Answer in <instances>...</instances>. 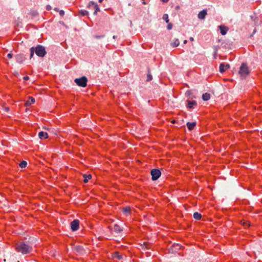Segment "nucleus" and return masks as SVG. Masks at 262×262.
<instances>
[{
    "label": "nucleus",
    "mask_w": 262,
    "mask_h": 262,
    "mask_svg": "<svg viewBox=\"0 0 262 262\" xmlns=\"http://www.w3.org/2000/svg\"><path fill=\"white\" fill-rule=\"evenodd\" d=\"M103 36H104L103 35H101V36L95 35V36H94V37L95 38L99 39V38H100L101 37H103Z\"/></svg>",
    "instance_id": "473e14b6"
},
{
    "label": "nucleus",
    "mask_w": 262,
    "mask_h": 262,
    "mask_svg": "<svg viewBox=\"0 0 262 262\" xmlns=\"http://www.w3.org/2000/svg\"><path fill=\"white\" fill-rule=\"evenodd\" d=\"M192 94V93L191 92V91L190 90H188L186 91V92L185 93V95L187 96V97H190Z\"/></svg>",
    "instance_id": "c756f323"
},
{
    "label": "nucleus",
    "mask_w": 262,
    "mask_h": 262,
    "mask_svg": "<svg viewBox=\"0 0 262 262\" xmlns=\"http://www.w3.org/2000/svg\"><path fill=\"white\" fill-rule=\"evenodd\" d=\"M47 9L48 10H51V7L50 6H49V5H48L47 6Z\"/></svg>",
    "instance_id": "e433bc0d"
},
{
    "label": "nucleus",
    "mask_w": 262,
    "mask_h": 262,
    "mask_svg": "<svg viewBox=\"0 0 262 262\" xmlns=\"http://www.w3.org/2000/svg\"><path fill=\"white\" fill-rule=\"evenodd\" d=\"M15 249L18 252L26 254L31 251L32 247L28 244L21 242L16 244Z\"/></svg>",
    "instance_id": "f03ea898"
},
{
    "label": "nucleus",
    "mask_w": 262,
    "mask_h": 262,
    "mask_svg": "<svg viewBox=\"0 0 262 262\" xmlns=\"http://www.w3.org/2000/svg\"><path fill=\"white\" fill-rule=\"evenodd\" d=\"M64 14V12L63 10H60L59 11V14L61 15V16H63Z\"/></svg>",
    "instance_id": "72a5a7b5"
},
{
    "label": "nucleus",
    "mask_w": 262,
    "mask_h": 262,
    "mask_svg": "<svg viewBox=\"0 0 262 262\" xmlns=\"http://www.w3.org/2000/svg\"><path fill=\"white\" fill-rule=\"evenodd\" d=\"M38 137L40 139H47L48 138V134L46 132H40L38 133Z\"/></svg>",
    "instance_id": "4468645a"
},
{
    "label": "nucleus",
    "mask_w": 262,
    "mask_h": 262,
    "mask_svg": "<svg viewBox=\"0 0 262 262\" xmlns=\"http://www.w3.org/2000/svg\"><path fill=\"white\" fill-rule=\"evenodd\" d=\"M187 40H186V39H185V40H184L183 41V43H184V44H186V43H187Z\"/></svg>",
    "instance_id": "a19ab883"
},
{
    "label": "nucleus",
    "mask_w": 262,
    "mask_h": 262,
    "mask_svg": "<svg viewBox=\"0 0 262 262\" xmlns=\"http://www.w3.org/2000/svg\"><path fill=\"white\" fill-rule=\"evenodd\" d=\"M180 44V41L178 39H175L173 41L170 43V45L172 47H178Z\"/></svg>",
    "instance_id": "412c9836"
},
{
    "label": "nucleus",
    "mask_w": 262,
    "mask_h": 262,
    "mask_svg": "<svg viewBox=\"0 0 262 262\" xmlns=\"http://www.w3.org/2000/svg\"><path fill=\"white\" fill-rule=\"evenodd\" d=\"M15 59L18 63H22L26 60V57L24 54H19L16 55Z\"/></svg>",
    "instance_id": "1a4fd4ad"
},
{
    "label": "nucleus",
    "mask_w": 262,
    "mask_h": 262,
    "mask_svg": "<svg viewBox=\"0 0 262 262\" xmlns=\"http://www.w3.org/2000/svg\"><path fill=\"white\" fill-rule=\"evenodd\" d=\"M79 226V222L78 220H74L71 223V229L73 231H77Z\"/></svg>",
    "instance_id": "423d86ee"
},
{
    "label": "nucleus",
    "mask_w": 262,
    "mask_h": 262,
    "mask_svg": "<svg viewBox=\"0 0 262 262\" xmlns=\"http://www.w3.org/2000/svg\"><path fill=\"white\" fill-rule=\"evenodd\" d=\"M4 262H6V259H4Z\"/></svg>",
    "instance_id": "3c124183"
},
{
    "label": "nucleus",
    "mask_w": 262,
    "mask_h": 262,
    "mask_svg": "<svg viewBox=\"0 0 262 262\" xmlns=\"http://www.w3.org/2000/svg\"><path fill=\"white\" fill-rule=\"evenodd\" d=\"M207 15V11L206 10H203L199 12L198 14V18L200 19H204Z\"/></svg>",
    "instance_id": "ddd939ff"
},
{
    "label": "nucleus",
    "mask_w": 262,
    "mask_h": 262,
    "mask_svg": "<svg viewBox=\"0 0 262 262\" xmlns=\"http://www.w3.org/2000/svg\"><path fill=\"white\" fill-rule=\"evenodd\" d=\"M241 224L245 227H246V226L249 227L251 226L250 223L249 221H245V220L242 221Z\"/></svg>",
    "instance_id": "393cba45"
},
{
    "label": "nucleus",
    "mask_w": 262,
    "mask_h": 262,
    "mask_svg": "<svg viewBox=\"0 0 262 262\" xmlns=\"http://www.w3.org/2000/svg\"><path fill=\"white\" fill-rule=\"evenodd\" d=\"M187 102H188V105H187V107L189 108H192L193 107V106L194 105H196V102L195 101H189V100H188L187 101Z\"/></svg>",
    "instance_id": "6ab92c4d"
},
{
    "label": "nucleus",
    "mask_w": 262,
    "mask_h": 262,
    "mask_svg": "<svg viewBox=\"0 0 262 262\" xmlns=\"http://www.w3.org/2000/svg\"><path fill=\"white\" fill-rule=\"evenodd\" d=\"M143 5H146V2H145V1H144V2H143Z\"/></svg>",
    "instance_id": "79ce46f5"
},
{
    "label": "nucleus",
    "mask_w": 262,
    "mask_h": 262,
    "mask_svg": "<svg viewBox=\"0 0 262 262\" xmlns=\"http://www.w3.org/2000/svg\"><path fill=\"white\" fill-rule=\"evenodd\" d=\"M181 247V246L179 244L174 243L169 248V252L171 253H174L180 249Z\"/></svg>",
    "instance_id": "0eeeda50"
},
{
    "label": "nucleus",
    "mask_w": 262,
    "mask_h": 262,
    "mask_svg": "<svg viewBox=\"0 0 262 262\" xmlns=\"http://www.w3.org/2000/svg\"><path fill=\"white\" fill-rule=\"evenodd\" d=\"M219 27L221 30V33L222 35H225L227 33V31L228 30V28L223 26H220Z\"/></svg>",
    "instance_id": "2eb2a0df"
},
{
    "label": "nucleus",
    "mask_w": 262,
    "mask_h": 262,
    "mask_svg": "<svg viewBox=\"0 0 262 262\" xmlns=\"http://www.w3.org/2000/svg\"><path fill=\"white\" fill-rule=\"evenodd\" d=\"M230 68V65L229 64H225L224 63H222L219 67V71L221 73H224L226 69H228Z\"/></svg>",
    "instance_id": "9b49d317"
},
{
    "label": "nucleus",
    "mask_w": 262,
    "mask_h": 262,
    "mask_svg": "<svg viewBox=\"0 0 262 262\" xmlns=\"http://www.w3.org/2000/svg\"><path fill=\"white\" fill-rule=\"evenodd\" d=\"M23 79L25 80H28L29 79V77L28 76H26L24 77Z\"/></svg>",
    "instance_id": "c9c22d12"
},
{
    "label": "nucleus",
    "mask_w": 262,
    "mask_h": 262,
    "mask_svg": "<svg viewBox=\"0 0 262 262\" xmlns=\"http://www.w3.org/2000/svg\"><path fill=\"white\" fill-rule=\"evenodd\" d=\"M150 174L151 175V179L152 181H156L158 180L161 176V172L159 169H152L151 170Z\"/></svg>",
    "instance_id": "39448f33"
},
{
    "label": "nucleus",
    "mask_w": 262,
    "mask_h": 262,
    "mask_svg": "<svg viewBox=\"0 0 262 262\" xmlns=\"http://www.w3.org/2000/svg\"><path fill=\"white\" fill-rule=\"evenodd\" d=\"M114 230L116 233H119L122 231V228L117 224L114 226Z\"/></svg>",
    "instance_id": "f3484780"
},
{
    "label": "nucleus",
    "mask_w": 262,
    "mask_h": 262,
    "mask_svg": "<svg viewBox=\"0 0 262 262\" xmlns=\"http://www.w3.org/2000/svg\"><path fill=\"white\" fill-rule=\"evenodd\" d=\"M187 127H188V128L190 130H192L194 126L196 125V122H187Z\"/></svg>",
    "instance_id": "dca6fc26"
},
{
    "label": "nucleus",
    "mask_w": 262,
    "mask_h": 262,
    "mask_svg": "<svg viewBox=\"0 0 262 262\" xmlns=\"http://www.w3.org/2000/svg\"><path fill=\"white\" fill-rule=\"evenodd\" d=\"M27 165V163L26 161H22L20 163H19V166L21 168H25L26 167Z\"/></svg>",
    "instance_id": "a878e982"
},
{
    "label": "nucleus",
    "mask_w": 262,
    "mask_h": 262,
    "mask_svg": "<svg viewBox=\"0 0 262 262\" xmlns=\"http://www.w3.org/2000/svg\"><path fill=\"white\" fill-rule=\"evenodd\" d=\"M216 52H215V54L214 55V58H216Z\"/></svg>",
    "instance_id": "37998d69"
},
{
    "label": "nucleus",
    "mask_w": 262,
    "mask_h": 262,
    "mask_svg": "<svg viewBox=\"0 0 262 262\" xmlns=\"http://www.w3.org/2000/svg\"><path fill=\"white\" fill-rule=\"evenodd\" d=\"M250 71L248 66L245 63H243L239 68L238 74L242 78H245L249 74Z\"/></svg>",
    "instance_id": "7ed1b4c3"
},
{
    "label": "nucleus",
    "mask_w": 262,
    "mask_h": 262,
    "mask_svg": "<svg viewBox=\"0 0 262 262\" xmlns=\"http://www.w3.org/2000/svg\"><path fill=\"white\" fill-rule=\"evenodd\" d=\"M83 176L84 178L83 182L85 183L88 182L89 180H90L92 178V176L91 174H84Z\"/></svg>",
    "instance_id": "5701e85b"
},
{
    "label": "nucleus",
    "mask_w": 262,
    "mask_h": 262,
    "mask_svg": "<svg viewBox=\"0 0 262 262\" xmlns=\"http://www.w3.org/2000/svg\"><path fill=\"white\" fill-rule=\"evenodd\" d=\"M113 38H114V39H115V38H116V36L114 35V36H113Z\"/></svg>",
    "instance_id": "49530a36"
},
{
    "label": "nucleus",
    "mask_w": 262,
    "mask_h": 262,
    "mask_svg": "<svg viewBox=\"0 0 262 262\" xmlns=\"http://www.w3.org/2000/svg\"><path fill=\"white\" fill-rule=\"evenodd\" d=\"M72 250L79 254H82L84 253V249L82 247L80 246H76L72 248Z\"/></svg>",
    "instance_id": "6e6552de"
},
{
    "label": "nucleus",
    "mask_w": 262,
    "mask_h": 262,
    "mask_svg": "<svg viewBox=\"0 0 262 262\" xmlns=\"http://www.w3.org/2000/svg\"><path fill=\"white\" fill-rule=\"evenodd\" d=\"M35 102V99L32 97H29V100L25 103V106H28Z\"/></svg>",
    "instance_id": "a211bd4d"
},
{
    "label": "nucleus",
    "mask_w": 262,
    "mask_h": 262,
    "mask_svg": "<svg viewBox=\"0 0 262 262\" xmlns=\"http://www.w3.org/2000/svg\"><path fill=\"white\" fill-rule=\"evenodd\" d=\"M152 76L151 73H150L149 70L148 69V73H147V77H146V81H150L152 80Z\"/></svg>",
    "instance_id": "b1692460"
},
{
    "label": "nucleus",
    "mask_w": 262,
    "mask_h": 262,
    "mask_svg": "<svg viewBox=\"0 0 262 262\" xmlns=\"http://www.w3.org/2000/svg\"><path fill=\"white\" fill-rule=\"evenodd\" d=\"M123 212L125 213H129L130 211V208L129 207H126L123 209Z\"/></svg>",
    "instance_id": "c85d7f7f"
},
{
    "label": "nucleus",
    "mask_w": 262,
    "mask_h": 262,
    "mask_svg": "<svg viewBox=\"0 0 262 262\" xmlns=\"http://www.w3.org/2000/svg\"><path fill=\"white\" fill-rule=\"evenodd\" d=\"M210 98V94L209 93H206L203 94L202 95V99L204 101H208Z\"/></svg>",
    "instance_id": "aec40b11"
},
{
    "label": "nucleus",
    "mask_w": 262,
    "mask_h": 262,
    "mask_svg": "<svg viewBox=\"0 0 262 262\" xmlns=\"http://www.w3.org/2000/svg\"><path fill=\"white\" fill-rule=\"evenodd\" d=\"M102 1H103V0H99V3H102Z\"/></svg>",
    "instance_id": "c03bdc74"
},
{
    "label": "nucleus",
    "mask_w": 262,
    "mask_h": 262,
    "mask_svg": "<svg viewBox=\"0 0 262 262\" xmlns=\"http://www.w3.org/2000/svg\"><path fill=\"white\" fill-rule=\"evenodd\" d=\"M171 122H172V123H175V120H172V121H171Z\"/></svg>",
    "instance_id": "a18cd8bd"
},
{
    "label": "nucleus",
    "mask_w": 262,
    "mask_h": 262,
    "mask_svg": "<svg viewBox=\"0 0 262 262\" xmlns=\"http://www.w3.org/2000/svg\"><path fill=\"white\" fill-rule=\"evenodd\" d=\"M193 216L194 219L199 220L201 219L202 215L200 213L195 212L193 213Z\"/></svg>",
    "instance_id": "4be33fe9"
},
{
    "label": "nucleus",
    "mask_w": 262,
    "mask_h": 262,
    "mask_svg": "<svg viewBox=\"0 0 262 262\" xmlns=\"http://www.w3.org/2000/svg\"><path fill=\"white\" fill-rule=\"evenodd\" d=\"M34 52L38 56L41 57H44L47 53L45 47L38 45L35 48L32 47L30 49V59L33 57Z\"/></svg>",
    "instance_id": "f257e3e1"
},
{
    "label": "nucleus",
    "mask_w": 262,
    "mask_h": 262,
    "mask_svg": "<svg viewBox=\"0 0 262 262\" xmlns=\"http://www.w3.org/2000/svg\"><path fill=\"white\" fill-rule=\"evenodd\" d=\"M79 13L82 16L87 15L89 14V12L85 10H81L79 11Z\"/></svg>",
    "instance_id": "bb28decb"
},
{
    "label": "nucleus",
    "mask_w": 262,
    "mask_h": 262,
    "mask_svg": "<svg viewBox=\"0 0 262 262\" xmlns=\"http://www.w3.org/2000/svg\"><path fill=\"white\" fill-rule=\"evenodd\" d=\"M55 10L56 11H58V9L57 8H55Z\"/></svg>",
    "instance_id": "09e8293b"
},
{
    "label": "nucleus",
    "mask_w": 262,
    "mask_h": 262,
    "mask_svg": "<svg viewBox=\"0 0 262 262\" xmlns=\"http://www.w3.org/2000/svg\"><path fill=\"white\" fill-rule=\"evenodd\" d=\"M163 3H167L169 0H161Z\"/></svg>",
    "instance_id": "ea45409f"
},
{
    "label": "nucleus",
    "mask_w": 262,
    "mask_h": 262,
    "mask_svg": "<svg viewBox=\"0 0 262 262\" xmlns=\"http://www.w3.org/2000/svg\"><path fill=\"white\" fill-rule=\"evenodd\" d=\"M74 81L78 86L84 88L87 85L88 79L86 77L82 76L79 78H76Z\"/></svg>",
    "instance_id": "20e7f679"
},
{
    "label": "nucleus",
    "mask_w": 262,
    "mask_h": 262,
    "mask_svg": "<svg viewBox=\"0 0 262 262\" xmlns=\"http://www.w3.org/2000/svg\"><path fill=\"white\" fill-rule=\"evenodd\" d=\"M172 24H171V23L168 24L167 25V29L170 30L172 29Z\"/></svg>",
    "instance_id": "2f4dec72"
},
{
    "label": "nucleus",
    "mask_w": 262,
    "mask_h": 262,
    "mask_svg": "<svg viewBox=\"0 0 262 262\" xmlns=\"http://www.w3.org/2000/svg\"><path fill=\"white\" fill-rule=\"evenodd\" d=\"M189 40L191 41H193L194 40L193 37H190L189 38Z\"/></svg>",
    "instance_id": "58836bf2"
},
{
    "label": "nucleus",
    "mask_w": 262,
    "mask_h": 262,
    "mask_svg": "<svg viewBox=\"0 0 262 262\" xmlns=\"http://www.w3.org/2000/svg\"><path fill=\"white\" fill-rule=\"evenodd\" d=\"M91 6H94V8L95 9V10L94 12V15H97V12L100 11V9L98 7V5L97 4H96L95 3H94V2L91 1L89 3L88 6V7H90Z\"/></svg>",
    "instance_id": "9d476101"
},
{
    "label": "nucleus",
    "mask_w": 262,
    "mask_h": 262,
    "mask_svg": "<svg viewBox=\"0 0 262 262\" xmlns=\"http://www.w3.org/2000/svg\"><path fill=\"white\" fill-rule=\"evenodd\" d=\"M112 256L113 259L116 258L118 260H121V259H123V255L119 254V253L118 252H114L112 254Z\"/></svg>",
    "instance_id": "f8f14e48"
},
{
    "label": "nucleus",
    "mask_w": 262,
    "mask_h": 262,
    "mask_svg": "<svg viewBox=\"0 0 262 262\" xmlns=\"http://www.w3.org/2000/svg\"><path fill=\"white\" fill-rule=\"evenodd\" d=\"M162 18L166 21V23H168L169 22L168 15L167 14H164L163 15Z\"/></svg>",
    "instance_id": "cd10ccee"
},
{
    "label": "nucleus",
    "mask_w": 262,
    "mask_h": 262,
    "mask_svg": "<svg viewBox=\"0 0 262 262\" xmlns=\"http://www.w3.org/2000/svg\"><path fill=\"white\" fill-rule=\"evenodd\" d=\"M45 129H47V130H49V128H47V127H45Z\"/></svg>",
    "instance_id": "de8ad7c7"
},
{
    "label": "nucleus",
    "mask_w": 262,
    "mask_h": 262,
    "mask_svg": "<svg viewBox=\"0 0 262 262\" xmlns=\"http://www.w3.org/2000/svg\"><path fill=\"white\" fill-rule=\"evenodd\" d=\"M7 57L9 58H12L13 56H12V54L11 53H9L7 55Z\"/></svg>",
    "instance_id": "f704fd0d"
},
{
    "label": "nucleus",
    "mask_w": 262,
    "mask_h": 262,
    "mask_svg": "<svg viewBox=\"0 0 262 262\" xmlns=\"http://www.w3.org/2000/svg\"><path fill=\"white\" fill-rule=\"evenodd\" d=\"M141 246L143 248H145L146 249H148L149 248V245L145 243V242H144L143 243V244L141 245Z\"/></svg>",
    "instance_id": "7c9ffc66"
},
{
    "label": "nucleus",
    "mask_w": 262,
    "mask_h": 262,
    "mask_svg": "<svg viewBox=\"0 0 262 262\" xmlns=\"http://www.w3.org/2000/svg\"><path fill=\"white\" fill-rule=\"evenodd\" d=\"M5 110L7 112H8L9 111V108L8 107H6L5 108Z\"/></svg>",
    "instance_id": "4c0bfd02"
},
{
    "label": "nucleus",
    "mask_w": 262,
    "mask_h": 262,
    "mask_svg": "<svg viewBox=\"0 0 262 262\" xmlns=\"http://www.w3.org/2000/svg\"><path fill=\"white\" fill-rule=\"evenodd\" d=\"M255 32H256V30H255V29H254L253 31V33H254Z\"/></svg>",
    "instance_id": "8fccbe9b"
}]
</instances>
